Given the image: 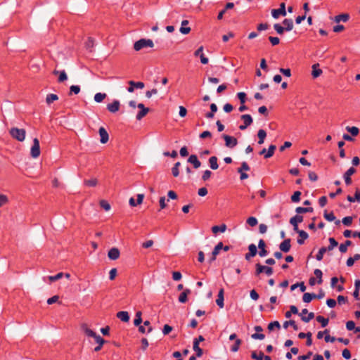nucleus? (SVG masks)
I'll use <instances>...</instances> for the list:
<instances>
[{"label": "nucleus", "mask_w": 360, "mask_h": 360, "mask_svg": "<svg viewBox=\"0 0 360 360\" xmlns=\"http://www.w3.org/2000/svg\"><path fill=\"white\" fill-rule=\"evenodd\" d=\"M263 273L266 274L267 276H271L274 273L273 268L268 266H264Z\"/></svg>", "instance_id": "obj_63"}, {"label": "nucleus", "mask_w": 360, "mask_h": 360, "mask_svg": "<svg viewBox=\"0 0 360 360\" xmlns=\"http://www.w3.org/2000/svg\"><path fill=\"white\" fill-rule=\"evenodd\" d=\"M188 20H184L181 22V27H180V32L183 34H187L191 32V27H186L188 24Z\"/></svg>", "instance_id": "obj_20"}, {"label": "nucleus", "mask_w": 360, "mask_h": 360, "mask_svg": "<svg viewBox=\"0 0 360 360\" xmlns=\"http://www.w3.org/2000/svg\"><path fill=\"white\" fill-rule=\"evenodd\" d=\"M84 185L89 187H95L98 184V180L96 178H93L88 180L84 181Z\"/></svg>", "instance_id": "obj_39"}, {"label": "nucleus", "mask_w": 360, "mask_h": 360, "mask_svg": "<svg viewBox=\"0 0 360 360\" xmlns=\"http://www.w3.org/2000/svg\"><path fill=\"white\" fill-rule=\"evenodd\" d=\"M264 265H262L260 263H257L255 264V275L256 276H259L261 274L263 273Z\"/></svg>", "instance_id": "obj_42"}, {"label": "nucleus", "mask_w": 360, "mask_h": 360, "mask_svg": "<svg viewBox=\"0 0 360 360\" xmlns=\"http://www.w3.org/2000/svg\"><path fill=\"white\" fill-rule=\"evenodd\" d=\"M212 175V172L210 170H205L204 172H203V174L202 176V179L204 181H207L210 176Z\"/></svg>", "instance_id": "obj_64"}, {"label": "nucleus", "mask_w": 360, "mask_h": 360, "mask_svg": "<svg viewBox=\"0 0 360 360\" xmlns=\"http://www.w3.org/2000/svg\"><path fill=\"white\" fill-rule=\"evenodd\" d=\"M238 99L240 100V104H244L246 101V94L244 92H239L237 94Z\"/></svg>", "instance_id": "obj_55"}, {"label": "nucleus", "mask_w": 360, "mask_h": 360, "mask_svg": "<svg viewBox=\"0 0 360 360\" xmlns=\"http://www.w3.org/2000/svg\"><path fill=\"white\" fill-rule=\"evenodd\" d=\"M352 241L347 240L344 243H342L339 246V250L342 253H345L347 251V248L352 245Z\"/></svg>", "instance_id": "obj_26"}, {"label": "nucleus", "mask_w": 360, "mask_h": 360, "mask_svg": "<svg viewBox=\"0 0 360 360\" xmlns=\"http://www.w3.org/2000/svg\"><path fill=\"white\" fill-rule=\"evenodd\" d=\"M274 327L277 328L278 329L281 328L280 323L278 321L271 322L268 325V329L269 330H272L274 328Z\"/></svg>", "instance_id": "obj_52"}, {"label": "nucleus", "mask_w": 360, "mask_h": 360, "mask_svg": "<svg viewBox=\"0 0 360 360\" xmlns=\"http://www.w3.org/2000/svg\"><path fill=\"white\" fill-rule=\"evenodd\" d=\"M297 286H300L301 292H304L306 290V286L304 285V282L297 283L295 284L292 285L290 287L291 290H294L295 288H297Z\"/></svg>", "instance_id": "obj_41"}, {"label": "nucleus", "mask_w": 360, "mask_h": 360, "mask_svg": "<svg viewBox=\"0 0 360 360\" xmlns=\"http://www.w3.org/2000/svg\"><path fill=\"white\" fill-rule=\"evenodd\" d=\"M226 225L224 224H223L220 226H214L212 227V231L214 234L217 233L219 231L224 232L226 231Z\"/></svg>", "instance_id": "obj_28"}, {"label": "nucleus", "mask_w": 360, "mask_h": 360, "mask_svg": "<svg viewBox=\"0 0 360 360\" xmlns=\"http://www.w3.org/2000/svg\"><path fill=\"white\" fill-rule=\"evenodd\" d=\"M316 321L321 324L322 327H326L329 322V319L322 316H317L316 318Z\"/></svg>", "instance_id": "obj_36"}, {"label": "nucleus", "mask_w": 360, "mask_h": 360, "mask_svg": "<svg viewBox=\"0 0 360 360\" xmlns=\"http://www.w3.org/2000/svg\"><path fill=\"white\" fill-rule=\"evenodd\" d=\"M314 274L316 276V278H318L317 283L319 284L322 283V282H323V280H322V275H323L322 271L320 269H316L314 270Z\"/></svg>", "instance_id": "obj_47"}, {"label": "nucleus", "mask_w": 360, "mask_h": 360, "mask_svg": "<svg viewBox=\"0 0 360 360\" xmlns=\"http://www.w3.org/2000/svg\"><path fill=\"white\" fill-rule=\"evenodd\" d=\"M137 107L141 110L136 115V118L137 120H141L148 113V112L150 111V109L148 108L145 107V105L143 103H139L137 105Z\"/></svg>", "instance_id": "obj_7"}, {"label": "nucleus", "mask_w": 360, "mask_h": 360, "mask_svg": "<svg viewBox=\"0 0 360 360\" xmlns=\"http://www.w3.org/2000/svg\"><path fill=\"white\" fill-rule=\"evenodd\" d=\"M290 242V238L285 239L279 245L281 251L283 252H289L291 248Z\"/></svg>", "instance_id": "obj_12"}, {"label": "nucleus", "mask_w": 360, "mask_h": 360, "mask_svg": "<svg viewBox=\"0 0 360 360\" xmlns=\"http://www.w3.org/2000/svg\"><path fill=\"white\" fill-rule=\"evenodd\" d=\"M224 289L221 288L219 291V293L217 295V299L216 300V303L220 308H223L224 305Z\"/></svg>", "instance_id": "obj_17"}, {"label": "nucleus", "mask_w": 360, "mask_h": 360, "mask_svg": "<svg viewBox=\"0 0 360 360\" xmlns=\"http://www.w3.org/2000/svg\"><path fill=\"white\" fill-rule=\"evenodd\" d=\"M276 149V146L275 145H270L266 153L264 155V158H269L272 157Z\"/></svg>", "instance_id": "obj_34"}, {"label": "nucleus", "mask_w": 360, "mask_h": 360, "mask_svg": "<svg viewBox=\"0 0 360 360\" xmlns=\"http://www.w3.org/2000/svg\"><path fill=\"white\" fill-rule=\"evenodd\" d=\"M80 92V87L77 85H72L70 87V92L68 94L69 96H71L72 94H78Z\"/></svg>", "instance_id": "obj_44"}, {"label": "nucleus", "mask_w": 360, "mask_h": 360, "mask_svg": "<svg viewBox=\"0 0 360 360\" xmlns=\"http://www.w3.org/2000/svg\"><path fill=\"white\" fill-rule=\"evenodd\" d=\"M154 44L153 40L150 39H141L136 41L134 44V49L135 51H138L145 47H153Z\"/></svg>", "instance_id": "obj_2"}, {"label": "nucleus", "mask_w": 360, "mask_h": 360, "mask_svg": "<svg viewBox=\"0 0 360 360\" xmlns=\"http://www.w3.org/2000/svg\"><path fill=\"white\" fill-rule=\"evenodd\" d=\"M319 63H316V64H314L312 65V72H311V75L314 78H317L318 77H319L321 74H322V70L319 68Z\"/></svg>", "instance_id": "obj_19"}, {"label": "nucleus", "mask_w": 360, "mask_h": 360, "mask_svg": "<svg viewBox=\"0 0 360 360\" xmlns=\"http://www.w3.org/2000/svg\"><path fill=\"white\" fill-rule=\"evenodd\" d=\"M314 318V313L310 312L308 314L307 316H302L301 319L302 321L305 323H308L310 320Z\"/></svg>", "instance_id": "obj_53"}, {"label": "nucleus", "mask_w": 360, "mask_h": 360, "mask_svg": "<svg viewBox=\"0 0 360 360\" xmlns=\"http://www.w3.org/2000/svg\"><path fill=\"white\" fill-rule=\"evenodd\" d=\"M258 248L259 249L258 253L260 257H262L267 255L268 252L266 250V243L263 239L259 240L258 243Z\"/></svg>", "instance_id": "obj_13"}, {"label": "nucleus", "mask_w": 360, "mask_h": 360, "mask_svg": "<svg viewBox=\"0 0 360 360\" xmlns=\"http://www.w3.org/2000/svg\"><path fill=\"white\" fill-rule=\"evenodd\" d=\"M241 343H242L241 340L236 339L234 345L231 347V350L233 352H238Z\"/></svg>", "instance_id": "obj_49"}, {"label": "nucleus", "mask_w": 360, "mask_h": 360, "mask_svg": "<svg viewBox=\"0 0 360 360\" xmlns=\"http://www.w3.org/2000/svg\"><path fill=\"white\" fill-rule=\"evenodd\" d=\"M82 328L85 333V334L89 337H92L94 338L97 335L94 331L89 329L86 324L82 325Z\"/></svg>", "instance_id": "obj_25"}, {"label": "nucleus", "mask_w": 360, "mask_h": 360, "mask_svg": "<svg viewBox=\"0 0 360 360\" xmlns=\"http://www.w3.org/2000/svg\"><path fill=\"white\" fill-rule=\"evenodd\" d=\"M120 103L117 100L113 101L112 103L107 105V109L112 113H115L120 110Z\"/></svg>", "instance_id": "obj_11"}, {"label": "nucleus", "mask_w": 360, "mask_h": 360, "mask_svg": "<svg viewBox=\"0 0 360 360\" xmlns=\"http://www.w3.org/2000/svg\"><path fill=\"white\" fill-rule=\"evenodd\" d=\"M191 291L190 289H186L184 290L179 296V301L181 303H185L188 300V295L191 294Z\"/></svg>", "instance_id": "obj_18"}, {"label": "nucleus", "mask_w": 360, "mask_h": 360, "mask_svg": "<svg viewBox=\"0 0 360 360\" xmlns=\"http://www.w3.org/2000/svg\"><path fill=\"white\" fill-rule=\"evenodd\" d=\"M247 224L250 226H255L257 224V219L254 217H250L247 219Z\"/></svg>", "instance_id": "obj_58"}, {"label": "nucleus", "mask_w": 360, "mask_h": 360, "mask_svg": "<svg viewBox=\"0 0 360 360\" xmlns=\"http://www.w3.org/2000/svg\"><path fill=\"white\" fill-rule=\"evenodd\" d=\"M248 250L250 254H252L253 255H256L257 253V248L255 244H250L248 246Z\"/></svg>", "instance_id": "obj_59"}, {"label": "nucleus", "mask_w": 360, "mask_h": 360, "mask_svg": "<svg viewBox=\"0 0 360 360\" xmlns=\"http://www.w3.org/2000/svg\"><path fill=\"white\" fill-rule=\"evenodd\" d=\"M106 97V94H103V93H97L95 94L94 96V100L97 103H101L102 102Z\"/></svg>", "instance_id": "obj_43"}, {"label": "nucleus", "mask_w": 360, "mask_h": 360, "mask_svg": "<svg viewBox=\"0 0 360 360\" xmlns=\"http://www.w3.org/2000/svg\"><path fill=\"white\" fill-rule=\"evenodd\" d=\"M129 85L134 86V89H143L145 86V84L142 82H134L132 80H130L128 82Z\"/></svg>", "instance_id": "obj_35"}, {"label": "nucleus", "mask_w": 360, "mask_h": 360, "mask_svg": "<svg viewBox=\"0 0 360 360\" xmlns=\"http://www.w3.org/2000/svg\"><path fill=\"white\" fill-rule=\"evenodd\" d=\"M269 40L272 46L278 45L280 43V39L277 37H269Z\"/></svg>", "instance_id": "obj_62"}, {"label": "nucleus", "mask_w": 360, "mask_h": 360, "mask_svg": "<svg viewBox=\"0 0 360 360\" xmlns=\"http://www.w3.org/2000/svg\"><path fill=\"white\" fill-rule=\"evenodd\" d=\"M251 358L255 360H264V353L260 351L259 354L255 351L251 352Z\"/></svg>", "instance_id": "obj_32"}, {"label": "nucleus", "mask_w": 360, "mask_h": 360, "mask_svg": "<svg viewBox=\"0 0 360 360\" xmlns=\"http://www.w3.org/2000/svg\"><path fill=\"white\" fill-rule=\"evenodd\" d=\"M222 138L225 141V146L228 148H233L238 144L237 139L233 136H231L227 134H222Z\"/></svg>", "instance_id": "obj_4"}, {"label": "nucleus", "mask_w": 360, "mask_h": 360, "mask_svg": "<svg viewBox=\"0 0 360 360\" xmlns=\"http://www.w3.org/2000/svg\"><path fill=\"white\" fill-rule=\"evenodd\" d=\"M257 136H258V139H259V141H258V143L259 144H263L264 143V139L266 136V133L265 131V130L264 129H259L257 132Z\"/></svg>", "instance_id": "obj_27"}, {"label": "nucleus", "mask_w": 360, "mask_h": 360, "mask_svg": "<svg viewBox=\"0 0 360 360\" xmlns=\"http://www.w3.org/2000/svg\"><path fill=\"white\" fill-rule=\"evenodd\" d=\"M300 191H295L294 193L291 195V200L293 202H297L300 200V195H301Z\"/></svg>", "instance_id": "obj_45"}, {"label": "nucleus", "mask_w": 360, "mask_h": 360, "mask_svg": "<svg viewBox=\"0 0 360 360\" xmlns=\"http://www.w3.org/2000/svg\"><path fill=\"white\" fill-rule=\"evenodd\" d=\"M53 74L54 75H59V77L58 78V82H59V83H62V82H65V80H67V79H68V76H67V74L65 72V70L59 72L56 70H54L53 71Z\"/></svg>", "instance_id": "obj_16"}, {"label": "nucleus", "mask_w": 360, "mask_h": 360, "mask_svg": "<svg viewBox=\"0 0 360 360\" xmlns=\"http://www.w3.org/2000/svg\"><path fill=\"white\" fill-rule=\"evenodd\" d=\"M326 247H322L319 249L318 253L316 255V259L318 261H321L323 258V255L327 252Z\"/></svg>", "instance_id": "obj_40"}, {"label": "nucleus", "mask_w": 360, "mask_h": 360, "mask_svg": "<svg viewBox=\"0 0 360 360\" xmlns=\"http://www.w3.org/2000/svg\"><path fill=\"white\" fill-rule=\"evenodd\" d=\"M353 218L352 217H345L342 219V222L345 226H350L352 223Z\"/></svg>", "instance_id": "obj_54"}, {"label": "nucleus", "mask_w": 360, "mask_h": 360, "mask_svg": "<svg viewBox=\"0 0 360 360\" xmlns=\"http://www.w3.org/2000/svg\"><path fill=\"white\" fill-rule=\"evenodd\" d=\"M58 99V96L54 94H49L46 96V102L48 105H50L53 101H57Z\"/></svg>", "instance_id": "obj_30"}, {"label": "nucleus", "mask_w": 360, "mask_h": 360, "mask_svg": "<svg viewBox=\"0 0 360 360\" xmlns=\"http://www.w3.org/2000/svg\"><path fill=\"white\" fill-rule=\"evenodd\" d=\"M283 24L284 25V29L285 30V31H290L293 28V21L292 19H284L283 20Z\"/></svg>", "instance_id": "obj_22"}, {"label": "nucleus", "mask_w": 360, "mask_h": 360, "mask_svg": "<svg viewBox=\"0 0 360 360\" xmlns=\"http://www.w3.org/2000/svg\"><path fill=\"white\" fill-rule=\"evenodd\" d=\"M100 206L104 209L105 211H108L110 209V205L108 203L107 200H101L99 202Z\"/></svg>", "instance_id": "obj_51"}, {"label": "nucleus", "mask_w": 360, "mask_h": 360, "mask_svg": "<svg viewBox=\"0 0 360 360\" xmlns=\"http://www.w3.org/2000/svg\"><path fill=\"white\" fill-rule=\"evenodd\" d=\"M349 18L348 13H342L335 17V21L339 22L340 21L347 22Z\"/></svg>", "instance_id": "obj_24"}, {"label": "nucleus", "mask_w": 360, "mask_h": 360, "mask_svg": "<svg viewBox=\"0 0 360 360\" xmlns=\"http://www.w3.org/2000/svg\"><path fill=\"white\" fill-rule=\"evenodd\" d=\"M328 241L330 243V245L328 247H326V250L328 251H331L333 250V248L336 246H338V243L336 241V240L334 238H329Z\"/></svg>", "instance_id": "obj_31"}, {"label": "nucleus", "mask_w": 360, "mask_h": 360, "mask_svg": "<svg viewBox=\"0 0 360 360\" xmlns=\"http://www.w3.org/2000/svg\"><path fill=\"white\" fill-rule=\"evenodd\" d=\"M209 163L210 166L212 169H217L219 167L218 163H217V158L216 156H212L209 159Z\"/></svg>", "instance_id": "obj_23"}, {"label": "nucleus", "mask_w": 360, "mask_h": 360, "mask_svg": "<svg viewBox=\"0 0 360 360\" xmlns=\"http://www.w3.org/2000/svg\"><path fill=\"white\" fill-rule=\"evenodd\" d=\"M173 328L168 324H165L162 329V333L165 335H168L170 332H172Z\"/></svg>", "instance_id": "obj_61"}, {"label": "nucleus", "mask_w": 360, "mask_h": 360, "mask_svg": "<svg viewBox=\"0 0 360 360\" xmlns=\"http://www.w3.org/2000/svg\"><path fill=\"white\" fill-rule=\"evenodd\" d=\"M63 276H64V274L63 272H60V273L57 274L56 276H49V280L51 282H54V281H58V280L60 279L61 278H63Z\"/></svg>", "instance_id": "obj_50"}, {"label": "nucleus", "mask_w": 360, "mask_h": 360, "mask_svg": "<svg viewBox=\"0 0 360 360\" xmlns=\"http://www.w3.org/2000/svg\"><path fill=\"white\" fill-rule=\"evenodd\" d=\"M356 170L354 167H352L347 170V172L344 174L343 176L345 179V184L349 186L352 184V181L351 179V176L356 173Z\"/></svg>", "instance_id": "obj_9"}, {"label": "nucleus", "mask_w": 360, "mask_h": 360, "mask_svg": "<svg viewBox=\"0 0 360 360\" xmlns=\"http://www.w3.org/2000/svg\"><path fill=\"white\" fill-rule=\"evenodd\" d=\"M346 130L353 136H356L359 133V129L356 127H347Z\"/></svg>", "instance_id": "obj_38"}, {"label": "nucleus", "mask_w": 360, "mask_h": 360, "mask_svg": "<svg viewBox=\"0 0 360 360\" xmlns=\"http://www.w3.org/2000/svg\"><path fill=\"white\" fill-rule=\"evenodd\" d=\"M274 28L278 34H283L284 33V32L285 31V30L284 29V27L281 26L278 23L274 24Z\"/></svg>", "instance_id": "obj_48"}, {"label": "nucleus", "mask_w": 360, "mask_h": 360, "mask_svg": "<svg viewBox=\"0 0 360 360\" xmlns=\"http://www.w3.org/2000/svg\"><path fill=\"white\" fill-rule=\"evenodd\" d=\"M323 217H324V218L326 220H328L329 221H334L335 219V217L334 213L333 212H330L328 213L327 211L326 210L324 212Z\"/></svg>", "instance_id": "obj_46"}, {"label": "nucleus", "mask_w": 360, "mask_h": 360, "mask_svg": "<svg viewBox=\"0 0 360 360\" xmlns=\"http://www.w3.org/2000/svg\"><path fill=\"white\" fill-rule=\"evenodd\" d=\"M223 248V243L222 242H219L214 248L213 251H212V253H214V255H218L219 253V251L222 249Z\"/></svg>", "instance_id": "obj_60"}, {"label": "nucleus", "mask_w": 360, "mask_h": 360, "mask_svg": "<svg viewBox=\"0 0 360 360\" xmlns=\"http://www.w3.org/2000/svg\"><path fill=\"white\" fill-rule=\"evenodd\" d=\"M11 136L18 141H23L25 139L26 131L24 129L13 127L10 129Z\"/></svg>", "instance_id": "obj_1"}, {"label": "nucleus", "mask_w": 360, "mask_h": 360, "mask_svg": "<svg viewBox=\"0 0 360 360\" xmlns=\"http://www.w3.org/2000/svg\"><path fill=\"white\" fill-rule=\"evenodd\" d=\"M303 216L297 214L295 217H292L290 219V223L293 226V230L297 232L300 229H298V223H301L303 221Z\"/></svg>", "instance_id": "obj_8"}, {"label": "nucleus", "mask_w": 360, "mask_h": 360, "mask_svg": "<svg viewBox=\"0 0 360 360\" xmlns=\"http://www.w3.org/2000/svg\"><path fill=\"white\" fill-rule=\"evenodd\" d=\"M117 317L125 323L129 321V315L127 311H121L117 312Z\"/></svg>", "instance_id": "obj_21"}, {"label": "nucleus", "mask_w": 360, "mask_h": 360, "mask_svg": "<svg viewBox=\"0 0 360 360\" xmlns=\"http://www.w3.org/2000/svg\"><path fill=\"white\" fill-rule=\"evenodd\" d=\"M249 170H250V167L248 165V163L246 162H243L240 167H239L238 169V172H241L243 171H249Z\"/></svg>", "instance_id": "obj_57"}, {"label": "nucleus", "mask_w": 360, "mask_h": 360, "mask_svg": "<svg viewBox=\"0 0 360 360\" xmlns=\"http://www.w3.org/2000/svg\"><path fill=\"white\" fill-rule=\"evenodd\" d=\"M288 326H292L295 330H298L297 325L293 320L286 321L283 323V328H287Z\"/></svg>", "instance_id": "obj_37"}, {"label": "nucleus", "mask_w": 360, "mask_h": 360, "mask_svg": "<svg viewBox=\"0 0 360 360\" xmlns=\"http://www.w3.org/2000/svg\"><path fill=\"white\" fill-rule=\"evenodd\" d=\"M30 155L33 158H37L40 155V145L37 138L33 139V145L31 148Z\"/></svg>", "instance_id": "obj_3"}, {"label": "nucleus", "mask_w": 360, "mask_h": 360, "mask_svg": "<svg viewBox=\"0 0 360 360\" xmlns=\"http://www.w3.org/2000/svg\"><path fill=\"white\" fill-rule=\"evenodd\" d=\"M181 163L179 162H176L172 168V173L174 177H177L179 175V167Z\"/></svg>", "instance_id": "obj_33"}, {"label": "nucleus", "mask_w": 360, "mask_h": 360, "mask_svg": "<svg viewBox=\"0 0 360 360\" xmlns=\"http://www.w3.org/2000/svg\"><path fill=\"white\" fill-rule=\"evenodd\" d=\"M193 350L196 352V356L200 357L203 354L202 349L199 347L198 341H193Z\"/></svg>", "instance_id": "obj_29"}, {"label": "nucleus", "mask_w": 360, "mask_h": 360, "mask_svg": "<svg viewBox=\"0 0 360 360\" xmlns=\"http://www.w3.org/2000/svg\"><path fill=\"white\" fill-rule=\"evenodd\" d=\"M240 118L243 120V124L239 126V129L242 131L246 129L253 122L251 115L248 114L241 115Z\"/></svg>", "instance_id": "obj_6"}, {"label": "nucleus", "mask_w": 360, "mask_h": 360, "mask_svg": "<svg viewBox=\"0 0 360 360\" xmlns=\"http://www.w3.org/2000/svg\"><path fill=\"white\" fill-rule=\"evenodd\" d=\"M8 202V198L6 195L0 194V207H2L7 204Z\"/></svg>", "instance_id": "obj_56"}, {"label": "nucleus", "mask_w": 360, "mask_h": 360, "mask_svg": "<svg viewBox=\"0 0 360 360\" xmlns=\"http://www.w3.org/2000/svg\"><path fill=\"white\" fill-rule=\"evenodd\" d=\"M271 14L274 18H278L279 15L285 16L286 15V10H285V3H281L280 4V8L278 9H273L271 11Z\"/></svg>", "instance_id": "obj_5"}, {"label": "nucleus", "mask_w": 360, "mask_h": 360, "mask_svg": "<svg viewBox=\"0 0 360 360\" xmlns=\"http://www.w3.org/2000/svg\"><path fill=\"white\" fill-rule=\"evenodd\" d=\"M188 162L192 164L195 169H198L201 166V162L198 159L196 155H191L188 159Z\"/></svg>", "instance_id": "obj_15"}, {"label": "nucleus", "mask_w": 360, "mask_h": 360, "mask_svg": "<svg viewBox=\"0 0 360 360\" xmlns=\"http://www.w3.org/2000/svg\"><path fill=\"white\" fill-rule=\"evenodd\" d=\"M98 133L101 137L100 141L101 143H106L109 140V135L105 129L103 127H101L98 130Z\"/></svg>", "instance_id": "obj_10"}, {"label": "nucleus", "mask_w": 360, "mask_h": 360, "mask_svg": "<svg viewBox=\"0 0 360 360\" xmlns=\"http://www.w3.org/2000/svg\"><path fill=\"white\" fill-rule=\"evenodd\" d=\"M120 255V250L117 248H111L108 253V257L112 260H116L119 258Z\"/></svg>", "instance_id": "obj_14"}]
</instances>
